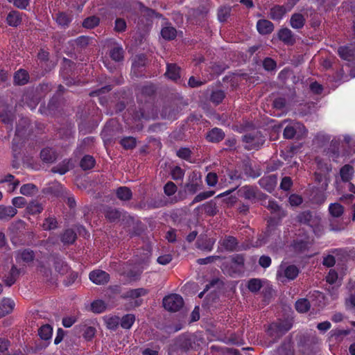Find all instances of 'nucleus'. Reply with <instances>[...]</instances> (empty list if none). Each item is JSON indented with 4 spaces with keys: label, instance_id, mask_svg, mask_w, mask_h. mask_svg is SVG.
Here are the masks:
<instances>
[{
    "label": "nucleus",
    "instance_id": "1",
    "mask_svg": "<svg viewBox=\"0 0 355 355\" xmlns=\"http://www.w3.org/2000/svg\"><path fill=\"white\" fill-rule=\"evenodd\" d=\"M76 63L70 59L63 58L60 64V76L67 86L78 85L80 83Z\"/></svg>",
    "mask_w": 355,
    "mask_h": 355
},
{
    "label": "nucleus",
    "instance_id": "2",
    "mask_svg": "<svg viewBox=\"0 0 355 355\" xmlns=\"http://www.w3.org/2000/svg\"><path fill=\"white\" fill-rule=\"evenodd\" d=\"M292 327L293 324L290 321L280 320L270 323L268 327L266 332L268 335L273 339V342H277L286 334Z\"/></svg>",
    "mask_w": 355,
    "mask_h": 355
},
{
    "label": "nucleus",
    "instance_id": "3",
    "mask_svg": "<svg viewBox=\"0 0 355 355\" xmlns=\"http://www.w3.org/2000/svg\"><path fill=\"white\" fill-rule=\"evenodd\" d=\"M164 76L177 85L186 87L185 82L182 77V68L177 63L167 62Z\"/></svg>",
    "mask_w": 355,
    "mask_h": 355
},
{
    "label": "nucleus",
    "instance_id": "4",
    "mask_svg": "<svg viewBox=\"0 0 355 355\" xmlns=\"http://www.w3.org/2000/svg\"><path fill=\"white\" fill-rule=\"evenodd\" d=\"M242 141L248 144L246 149L257 150L263 144L265 139L261 132L257 131L244 135Z\"/></svg>",
    "mask_w": 355,
    "mask_h": 355
},
{
    "label": "nucleus",
    "instance_id": "5",
    "mask_svg": "<svg viewBox=\"0 0 355 355\" xmlns=\"http://www.w3.org/2000/svg\"><path fill=\"white\" fill-rule=\"evenodd\" d=\"M164 308L170 312L178 311L184 305V300L178 294H170L162 300Z\"/></svg>",
    "mask_w": 355,
    "mask_h": 355
},
{
    "label": "nucleus",
    "instance_id": "6",
    "mask_svg": "<svg viewBox=\"0 0 355 355\" xmlns=\"http://www.w3.org/2000/svg\"><path fill=\"white\" fill-rule=\"evenodd\" d=\"M223 173L224 174L220 177V182L225 185L243 179V173L240 166L227 167Z\"/></svg>",
    "mask_w": 355,
    "mask_h": 355
},
{
    "label": "nucleus",
    "instance_id": "7",
    "mask_svg": "<svg viewBox=\"0 0 355 355\" xmlns=\"http://www.w3.org/2000/svg\"><path fill=\"white\" fill-rule=\"evenodd\" d=\"M239 196L248 200L251 202H255L257 199H263L266 195L261 192L255 186L245 185L239 189Z\"/></svg>",
    "mask_w": 355,
    "mask_h": 355
},
{
    "label": "nucleus",
    "instance_id": "8",
    "mask_svg": "<svg viewBox=\"0 0 355 355\" xmlns=\"http://www.w3.org/2000/svg\"><path fill=\"white\" fill-rule=\"evenodd\" d=\"M143 15L139 18L137 23L138 30L143 32H148L152 27L153 18H154L155 10L145 7L143 10Z\"/></svg>",
    "mask_w": 355,
    "mask_h": 355
},
{
    "label": "nucleus",
    "instance_id": "9",
    "mask_svg": "<svg viewBox=\"0 0 355 355\" xmlns=\"http://www.w3.org/2000/svg\"><path fill=\"white\" fill-rule=\"evenodd\" d=\"M198 342L197 336L193 334L182 335L178 338L177 345L182 350L187 352L189 349H196L197 346H199Z\"/></svg>",
    "mask_w": 355,
    "mask_h": 355
},
{
    "label": "nucleus",
    "instance_id": "10",
    "mask_svg": "<svg viewBox=\"0 0 355 355\" xmlns=\"http://www.w3.org/2000/svg\"><path fill=\"white\" fill-rule=\"evenodd\" d=\"M25 133L26 130L24 128H20L19 124H18L16 127L15 137L12 141V150L15 158L20 153L21 147L24 142L23 137Z\"/></svg>",
    "mask_w": 355,
    "mask_h": 355
},
{
    "label": "nucleus",
    "instance_id": "11",
    "mask_svg": "<svg viewBox=\"0 0 355 355\" xmlns=\"http://www.w3.org/2000/svg\"><path fill=\"white\" fill-rule=\"evenodd\" d=\"M15 257L18 263H24L29 264L34 261L35 253L30 248H25L16 251Z\"/></svg>",
    "mask_w": 355,
    "mask_h": 355
},
{
    "label": "nucleus",
    "instance_id": "12",
    "mask_svg": "<svg viewBox=\"0 0 355 355\" xmlns=\"http://www.w3.org/2000/svg\"><path fill=\"white\" fill-rule=\"evenodd\" d=\"M40 157L42 162L53 164L58 159L59 154L55 148L47 146L41 150Z\"/></svg>",
    "mask_w": 355,
    "mask_h": 355
},
{
    "label": "nucleus",
    "instance_id": "13",
    "mask_svg": "<svg viewBox=\"0 0 355 355\" xmlns=\"http://www.w3.org/2000/svg\"><path fill=\"white\" fill-rule=\"evenodd\" d=\"M259 186L269 193H272L277 183V176L275 174L264 175L258 182Z\"/></svg>",
    "mask_w": 355,
    "mask_h": 355
},
{
    "label": "nucleus",
    "instance_id": "14",
    "mask_svg": "<svg viewBox=\"0 0 355 355\" xmlns=\"http://www.w3.org/2000/svg\"><path fill=\"white\" fill-rule=\"evenodd\" d=\"M277 37L284 44L293 46L296 42L295 34L288 28H282L277 32Z\"/></svg>",
    "mask_w": 355,
    "mask_h": 355
},
{
    "label": "nucleus",
    "instance_id": "15",
    "mask_svg": "<svg viewBox=\"0 0 355 355\" xmlns=\"http://www.w3.org/2000/svg\"><path fill=\"white\" fill-rule=\"evenodd\" d=\"M181 111L180 107L176 105H168L162 107L161 115L163 119L174 121L178 119L180 112Z\"/></svg>",
    "mask_w": 355,
    "mask_h": 355
},
{
    "label": "nucleus",
    "instance_id": "16",
    "mask_svg": "<svg viewBox=\"0 0 355 355\" xmlns=\"http://www.w3.org/2000/svg\"><path fill=\"white\" fill-rule=\"evenodd\" d=\"M89 279L97 285H103L110 281V275L102 270H94L89 275Z\"/></svg>",
    "mask_w": 355,
    "mask_h": 355
},
{
    "label": "nucleus",
    "instance_id": "17",
    "mask_svg": "<svg viewBox=\"0 0 355 355\" xmlns=\"http://www.w3.org/2000/svg\"><path fill=\"white\" fill-rule=\"evenodd\" d=\"M26 15L16 10H10L6 17V21L9 26L17 28L19 26L23 21V16Z\"/></svg>",
    "mask_w": 355,
    "mask_h": 355
},
{
    "label": "nucleus",
    "instance_id": "18",
    "mask_svg": "<svg viewBox=\"0 0 355 355\" xmlns=\"http://www.w3.org/2000/svg\"><path fill=\"white\" fill-rule=\"evenodd\" d=\"M220 245L227 252L238 250L239 241L233 236L226 235L219 241Z\"/></svg>",
    "mask_w": 355,
    "mask_h": 355
},
{
    "label": "nucleus",
    "instance_id": "19",
    "mask_svg": "<svg viewBox=\"0 0 355 355\" xmlns=\"http://www.w3.org/2000/svg\"><path fill=\"white\" fill-rule=\"evenodd\" d=\"M243 175H244L248 178L255 179L259 177L261 174L259 168H254L250 161H244L241 167Z\"/></svg>",
    "mask_w": 355,
    "mask_h": 355
},
{
    "label": "nucleus",
    "instance_id": "20",
    "mask_svg": "<svg viewBox=\"0 0 355 355\" xmlns=\"http://www.w3.org/2000/svg\"><path fill=\"white\" fill-rule=\"evenodd\" d=\"M289 11L284 5H275L270 9L269 17L274 21H280Z\"/></svg>",
    "mask_w": 355,
    "mask_h": 355
},
{
    "label": "nucleus",
    "instance_id": "21",
    "mask_svg": "<svg viewBox=\"0 0 355 355\" xmlns=\"http://www.w3.org/2000/svg\"><path fill=\"white\" fill-rule=\"evenodd\" d=\"M103 214L105 219L110 223H117L122 216V212L119 209L109 206L104 209Z\"/></svg>",
    "mask_w": 355,
    "mask_h": 355
},
{
    "label": "nucleus",
    "instance_id": "22",
    "mask_svg": "<svg viewBox=\"0 0 355 355\" xmlns=\"http://www.w3.org/2000/svg\"><path fill=\"white\" fill-rule=\"evenodd\" d=\"M224 131L219 128H213L205 135V139L211 143H219L225 138Z\"/></svg>",
    "mask_w": 355,
    "mask_h": 355
},
{
    "label": "nucleus",
    "instance_id": "23",
    "mask_svg": "<svg viewBox=\"0 0 355 355\" xmlns=\"http://www.w3.org/2000/svg\"><path fill=\"white\" fill-rule=\"evenodd\" d=\"M93 38L87 35H80L76 39L69 41V44L77 50H83L87 48Z\"/></svg>",
    "mask_w": 355,
    "mask_h": 355
},
{
    "label": "nucleus",
    "instance_id": "24",
    "mask_svg": "<svg viewBox=\"0 0 355 355\" xmlns=\"http://www.w3.org/2000/svg\"><path fill=\"white\" fill-rule=\"evenodd\" d=\"M17 214V209L10 205H0V220L8 222Z\"/></svg>",
    "mask_w": 355,
    "mask_h": 355
},
{
    "label": "nucleus",
    "instance_id": "25",
    "mask_svg": "<svg viewBox=\"0 0 355 355\" xmlns=\"http://www.w3.org/2000/svg\"><path fill=\"white\" fill-rule=\"evenodd\" d=\"M28 72L24 69H19L14 73L13 83L15 85L23 86L29 82Z\"/></svg>",
    "mask_w": 355,
    "mask_h": 355
},
{
    "label": "nucleus",
    "instance_id": "26",
    "mask_svg": "<svg viewBox=\"0 0 355 355\" xmlns=\"http://www.w3.org/2000/svg\"><path fill=\"white\" fill-rule=\"evenodd\" d=\"M124 53L122 45L114 42L110 49L109 55L112 60L120 62L124 59Z\"/></svg>",
    "mask_w": 355,
    "mask_h": 355
},
{
    "label": "nucleus",
    "instance_id": "27",
    "mask_svg": "<svg viewBox=\"0 0 355 355\" xmlns=\"http://www.w3.org/2000/svg\"><path fill=\"white\" fill-rule=\"evenodd\" d=\"M274 24L268 19H259L257 22V29L261 35H268L274 31Z\"/></svg>",
    "mask_w": 355,
    "mask_h": 355
},
{
    "label": "nucleus",
    "instance_id": "28",
    "mask_svg": "<svg viewBox=\"0 0 355 355\" xmlns=\"http://www.w3.org/2000/svg\"><path fill=\"white\" fill-rule=\"evenodd\" d=\"M308 239H296L293 241L291 246L296 253H302L306 251L309 248Z\"/></svg>",
    "mask_w": 355,
    "mask_h": 355
},
{
    "label": "nucleus",
    "instance_id": "29",
    "mask_svg": "<svg viewBox=\"0 0 355 355\" xmlns=\"http://www.w3.org/2000/svg\"><path fill=\"white\" fill-rule=\"evenodd\" d=\"M338 54L341 59L350 61L355 57V48L348 45L341 46L338 49Z\"/></svg>",
    "mask_w": 355,
    "mask_h": 355
},
{
    "label": "nucleus",
    "instance_id": "30",
    "mask_svg": "<svg viewBox=\"0 0 355 355\" xmlns=\"http://www.w3.org/2000/svg\"><path fill=\"white\" fill-rule=\"evenodd\" d=\"M72 20V16L67 12H59L56 14L55 21L59 26L63 28H68Z\"/></svg>",
    "mask_w": 355,
    "mask_h": 355
},
{
    "label": "nucleus",
    "instance_id": "31",
    "mask_svg": "<svg viewBox=\"0 0 355 355\" xmlns=\"http://www.w3.org/2000/svg\"><path fill=\"white\" fill-rule=\"evenodd\" d=\"M306 24L305 17L299 12L293 13L290 19V25L294 29H301Z\"/></svg>",
    "mask_w": 355,
    "mask_h": 355
},
{
    "label": "nucleus",
    "instance_id": "32",
    "mask_svg": "<svg viewBox=\"0 0 355 355\" xmlns=\"http://www.w3.org/2000/svg\"><path fill=\"white\" fill-rule=\"evenodd\" d=\"M15 306V302L9 298H3L0 303V318L10 313Z\"/></svg>",
    "mask_w": 355,
    "mask_h": 355
},
{
    "label": "nucleus",
    "instance_id": "33",
    "mask_svg": "<svg viewBox=\"0 0 355 355\" xmlns=\"http://www.w3.org/2000/svg\"><path fill=\"white\" fill-rule=\"evenodd\" d=\"M202 186L201 180L193 177L189 182L185 184L184 188L189 194L193 195L202 189Z\"/></svg>",
    "mask_w": 355,
    "mask_h": 355
},
{
    "label": "nucleus",
    "instance_id": "34",
    "mask_svg": "<svg viewBox=\"0 0 355 355\" xmlns=\"http://www.w3.org/2000/svg\"><path fill=\"white\" fill-rule=\"evenodd\" d=\"M60 239L64 245H71L76 241L77 235L72 229H67L60 234Z\"/></svg>",
    "mask_w": 355,
    "mask_h": 355
},
{
    "label": "nucleus",
    "instance_id": "35",
    "mask_svg": "<svg viewBox=\"0 0 355 355\" xmlns=\"http://www.w3.org/2000/svg\"><path fill=\"white\" fill-rule=\"evenodd\" d=\"M21 273V269H18L16 266H12L8 275L4 279V283L7 286H12L17 281Z\"/></svg>",
    "mask_w": 355,
    "mask_h": 355
},
{
    "label": "nucleus",
    "instance_id": "36",
    "mask_svg": "<svg viewBox=\"0 0 355 355\" xmlns=\"http://www.w3.org/2000/svg\"><path fill=\"white\" fill-rule=\"evenodd\" d=\"M150 106L151 105L150 104L146 103L142 106L139 105L138 110L135 108L134 110H130V112H132L131 114L134 121H140L142 119H146L148 116L146 113V110L150 108Z\"/></svg>",
    "mask_w": 355,
    "mask_h": 355
},
{
    "label": "nucleus",
    "instance_id": "37",
    "mask_svg": "<svg viewBox=\"0 0 355 355\" xmlns=\"http://www.w3.org/2000/svg\"><path fill=\"white\" fill-rule=\"evenodd\" d=\"M148 293V290L144 288H132L129 289L122 297L125 299H137L146 295Z\"/></svg>",
    "mask_w": 355,
    "mask_h": 355
},
{
    "label": "nucleus",
    "instance_id": "38",
    "mask_svg": "<svg viewBox=\"0 0 355 355\" xmlns=\"http://www.w3.org/2000/svg\"><path fill=\"white\" fill-rule=\"evenodd\" d=\"M24 224L25 223L22 220H19L15 223H13L11 227H10V230L11 232L10 241L12 243L15 245L23 244V243H21L18 238L17 232H15L14 230L15 229L17 230L19 229L20 227H24Z\"/></svg>",
    "mask_w": 355,
    "mask_h": 355
},
{
    "label": "nucleus",
    "instance_id": "39",
    "mask_svg": "<svg viewBox=\"0 0 355 355\" xmlns=\"http://www.w3.org/2000/svg\"><path fill=\"white\" fill-rule=\"evenodd\" d=\"M354 167L350 164H345L340 169V175L341 180L344 182H349L354 175Z\"/></svg>",
    "mask_w": 355,
    "mask_h": 355
},
{
    "label": "nucleus",
    "instance_id": "40",
    "mask_svg": "<svg viewBox=\"0 0 355 355\" xmlns=\"http://www.w3.org/2000/svg\"><path fill=\"white\" fill-rule=\"evenodd\" d=\"M297 221L300 223L304 224L311 227L315 225L312 212L309 210L300 213L297 215Z\"/></svg>",
    "mask_w": 355,
    "mask_h": 355
},
{
    "label": "nucleus",
    "instance_id": "41",
    "mask_svg": "<svg viewBox=\"0 0 355 355\" xmlns=\"http://www.w3.org/2000/svg\"><path fill=\"white\" fill-rule=\"evenodd\" d=\"M71 167V160L68 159H65L62 160L58 165L53 166L51 168V171L53 173H58L60 175H64L70 170Z\"/></svg>",
    "mask_w": 355,
    "mask_h": 355
},
{
    "label": "nucleus",
    "instance_id": "42",
    "mask_svg": "<svg viewBox=\"0 0 355 355\" xmlns=\"http://www.w3.org/2000/svg\"><path fill=\"white\" fill-rule=\"evenodd\" d=\"M116 196L122 201H128L132 198V192L129 187H119L116 190Z\"/></svg>",
    "mask_w": 355,
    "mask_h": 355
},
{
    "label": "nucleus",
    "instance_id": "43",
    "mask_svg": "<svg viewBox=\"0 0 355 355\" xmlns=\"http://www.w3.org/2000/svg\"><path fill=\"white\" fill-rule=\"evenodd\" d=\"M96 164V160L92 155H85L80 161V167L83 171L92 169Z\"/></svg>",
    "mask_w": 355,
    "mask_h": 355
},
{
    "label": "nucleus",
    "instance_id": "44",
    "mask_svg": "<svg viewBox=\"0 0 355 355\" xmlns=\"http://www.w3.org/2000/svg\"><path fill=\"white\" fill-rule=\"evenodd\" d=\"M53 257V264L55 269L59 273H64L67 270V264L64 261L63 258L58 254L52 255Z\"/></svg>",
    "mask_w": 355,
    "mask_h": 355
},
{
    "label": "nucleus",
    "instance_id": "45",
    "mask_svg": "<svg viewBox=\"0 0 355 355\" xmlns=\"http://www.w3.org/2000/svg\"><path fill=\"white\" fill-rule=\"evenodd\" d=\"M300 272L299 268L293 264L286 266L283 270L284 276L288 280L295 279Z\"/></svg>",
    "mask_w": 355,
    "mask_h": 355
},
{
    "label": "nucleus",
    "instance_id": "46",
    "mask_svg": "<svg viewBox=\"0 0 355 355\" xmlns=\"http://www.w3.org/2000/svg\"><path fill=\"white\" fill-rule=\"evenodd\" d=\"M157 87L154 83L149 82L144 85L141 89V94L146 97H153L155 95Z\"/></svg>",
    "mask_w": 355,
    "mask_h": 355
},
{
    "label": "nucleus",
    "instance_id": "47",
    "mask_svg": "<svg viewBox=\"0 0 355 355\" xmlns=\"http://www.w3.org/2000/svg\"><path fill=\"white\" fill-rule=\"evenodd\" d=\"M161 35L166 40H173L177 36V31L173 26L168 25L162 28Z\"/></svg>",
    "mask_w": 355,
    "mask_h": 355
},
{
    "label": "nucleus",
    "instance_id": "48",
    "mask_svg": "<svg viewBox=\"0 0 355 355\" xmlns=\"http://www.w3.org/2000/svg\"><path fill=\"white\" fill-rule=\"evenodd\" d=\"M328 211L334 218H339L344 213V207L338 202L331 203L329 205Z\"/></svg>",
    "mask_w": 355,
    "mask_h": 355
},
{
    "label": "nucleus",
    "instance_id": "49",
    "mask_svg": "<svg viewBox=\"0 0 355 355\" xmlns=\"http://www.w3.org/2000/svg\"><path fill=\"white\" fill-rule=\"evenodd\" d=\"M100 18L96 15L89 16L86 17L82 23L83 28L87 29H92L98 26L100 24Z\"/></svg>",
    "mask_w": 355,
    "mask_h": 355
},
{
    "label": "nucleus",
    "instance_id": "50",
    "mask_svg": "<svg viewBox=\"0 0 355 355\" xmlns=\"http://www.w3.org/2000/svg\"><path fill=\"white\" fill-rule=\"evenodd\" d=\"M135 322V315L132 313L124 315L120 320V325L123 329H130Z\"/></svg>",
    "mask_w": 355,
    "mask_h": 355
},
{
    "label": "nucleus",
    "instance_id": "51",
    "mask_svg": "<svg viewBox=\"0 0 355 355\" xmlns=\"http://www.w3.org/2000/svg\"><path fill=\"white\" fill-rule=\"evenodd\" d=\"M119 144L125 150H132L136 147L137 140L131 136L124 137L121 139Z\"/></svg>",
    "mask_w": 355,
    "mask_h": 355
},
{
    "label": "nucleus",
    "instance_id": "52",
    "mask_svg": "<svg viewBox=\"0 0 355 355\" xmlns=\"http://www.w3.org/2000/svg\"><path fill=\"white\" fill-rule=\"evenodd\" d=\"M53 334V328L50 324H44L38 329V335L40 338L48 340L51 338Z\"/></svg>",
    "mask_w": 355,
    "mask_h": 355
},
{
    "label": "nucleus",
    "instance_id": "53",
    "mask_svg": "<svg viewBox=\"0 0 355 355\" xmlns=\"http://www.w3.org/2000/svg\"><path fill=\"white\" fill-rule=\"evenodd\" d=\"M43 209L42 205L37 200L31 201L26 207L27 212L31 215L40 214Z\"/></svg>",
    "mask_w": 355,
    "mask_h": 355
},
{
    "label": "nucleus",
    "instance_id": "54",
    "mask_svg": "<svg viewBox=\"0 0 355 355\" xmlns=\"http://www.w3.org/2000/svg\"><path fill=\"white\" fill-rule=\"evenodd\" d=\"M262 281L258 278H252L248 280L247 288L251 292L256 293L262 288Z\"/></svg>",
    "mask_w": 355,
    "mask_h": 355
},
{
    "label": "nucleus",
    "instance_id": "55",
    "mask_svg": "<svg viewBox=\"0 0 355 355\" xmlns=\"http://www.w3.org/2000/svg\"><path fill=\"white\" fill-rule=\"evenodd\" d=\"M310 302L306 298H302L296 301L295 307L299 313H306L310 309Z\"/></svg>",
    "mask_w": 355,
    "mask_h": 355
},
{
    "label": "nucleus",
    "instance_id": "56",
    "mask_svg": "<svg viewBox=\"0 0 355 355\" xmlns=\"http://www.w3.org/2000/svg\"><path fill=\"white\" fill-rule=\"evenodd\" d=\"M142 270L137 268L128 269L123 272V275L130 280L137 281L140 279Z\"/></svg>",
    "mask_w": 355,
    "mask_h": 355
},
{
    "label": "nucleus",
    "instance_id": "57",
    "mask_svg": "<svg viewBox=\"0 0 355 355\" xmlns=\"http://www.w3.org/2000/svg\"><path fill=\"white\" fill-rule=\"evenodd\" d=\"M192 151L189 148L181 147L176 151V156L182 159L191 162Z\"/></svg>",
    "mask_w": 355,
    "mask_h": 355
},
{
    "label": "nucleus",
    "instance_id": "58",
    "mask_svg": "<svg viewBox=\"0 0 355 355\" xmlns=\"http://www.w3.org/2000/svg\"><path fill=\"white\" fill-rule=\"evenodd\" d=\"M225 97V94L222 89H216L212 91L210 95V101L218 105L221 103Z\"/></svg>",
    "mask_w": 355,
    "mask_h": 355
},
{
    "label": "nucleus",
    "instance_id": "59",
    "mask_svg": "<svg viewBox=\"0 0 355 355\" xmlns=\"http://www.w3.org/2000/svg\"><path fill=\"white\" fill-rule=\"evenodd\" d=\"M58 221L55 217L46 218L42 223V229L45 231L55 230L58 227Z\"/></svg>",
    "mask_w": 355,
    "mask_h": 355
},
{
    "label": "nucleus",
    "instance_id": "60",
    "mask_svg": "<svg viewBox=\"0 0 355 355\" xmlns=\"http://www.w3.org/2000/svg\"><path fill=\"white\" fill-rule=\"evenodd\" d=\"M37 191V187L32 183L24 184L20 188V193L26 196H33Z\"/></svg>",
    "mask_w": 355,
    "mask_h": 355
},
{
    "label": "nucleus",
    "instance_id": "61",
    "mask_svg": "<svg viewBox=\"0 0 355 355\" xmlns=\"http://www.w3.org/2000/svg\"><path fill=\"white\" fill-rule=\"evenodd\" d=\"M202 207L205 213L209 216H214L217 214L218 209L216 204L212 200L203 204Z\"/></svg>",
    "mask_w": 355,
    "mask_h": 355
},
{
    "label": "nucleus",
    "instance_id": "62",
    "mask_svg": "<svg viewBox=\"0 0 355 355\" xmlns=\"http://www.w3.org/2000/svg\"><path fill=\"white\" fill-rule=\"evenodd\" d=\"M53 86L51 83L43 82L36 87V92L40 97H42L51 92Z\"/></svg>",
    "mask_w": 355,
    "mask_h": 355
},
{
    "label": "nucleus",
    "instance_id": "63",
    "mask_svg": "<svg viewBox=\"0 0 355 355\" xmlns=\"http://www.w3.org/2000/svg\"><path fill=\"white\" fill-rule=\"evenodd\" d=\"M106 309V304L101 300H94L91 304V310L95 313H101Z\"/></svg>",
    "mask_w": 355,
    "mask_h": 355
},
{
    "label": "nucleus",
    "instance_id": "64",
    "mask_svg": "<svg viewBox=\"0 0 355 355\" xmlns=\"http://www.w3.org/2000/svg\"><path fill=\"white\" fill-rule=\"evenodd\" d=\"M231 8L230 7H221L218 10V19L220 22H225L230 17Z\"/></svg>",
    "mask_w": 355,
    "mask_h": 355
}]
</instances>
